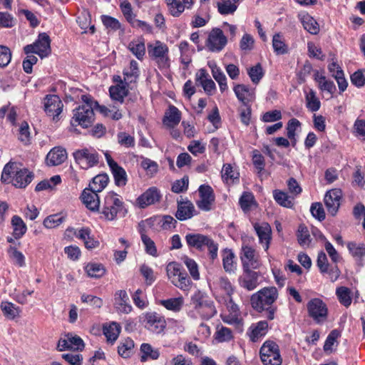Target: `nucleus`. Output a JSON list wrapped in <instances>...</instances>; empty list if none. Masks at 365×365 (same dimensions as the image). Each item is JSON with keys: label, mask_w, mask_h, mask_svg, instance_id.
Instances as JSON below:
<instances>
[{"label": "nucleus", "mask_w": 365, "mask_h": 365, "mask_svg": "<svg viewBox=\"0 0 365 365\" xmlns=\"http://www.w3.org/2000/svg\"><path fill=\"white\" fill-rule=\"evenodd\" d=\"M134 348V341L131 339H126L118 346V352L123 358H128Z\"/></svg>", "instance_id": "52"}, {"label": "nucleus", "mask_w": 365, "mask_h": 365, "mask_svg": "<svg viewBox=\"0 0 365 365\" xmlns=\"http://www.w3.org/2000/svg\"><path fill=\"white\" fill-rule=\"evenodd\" d=\"M82 100L84 104L73 110L71 124L73 125L75 122L83 128H88L94 119V101L86 96H82Z\"/></svg>", "instance_id": "4"}, {"label": "nucleus", "mask_w": 365, "mask_h": 365, "mask_svg": "<svg viewBox=\"0 0 365 365\" xmlns=\"http://www.w3.org/2000/svg\"><path fill=\"white\" fill-rule=\"evenodd\" d=\"M189 179L187 176H184L180 180H175L172 185V191L175 193L182 192L187 190L188 187Z\"/></svg>", "instance_id": "62"}, {"label": "nucleus", "mask_w": 365, "mask_h": 365, "mask_svg": "<svg viewBox=\"0 0 365 365\" xmlns=\"http://www.w3.org/2000/svg\"><path fill=\"white\" fill-rule=\"evenodd\" d=\"M128 48L139 60H142L145 53V46L142 40H133L128 43Z\"/></svg>", "instance_id": "34"}, {"label": "nucleus", "mask_w": 365, "mask_h": 365, "mask_svg": "<svg viewBox=\"0 0 365 365\" xmlns=\"http://www.w3.org/2000/svg\"><path fill=\"white\" fill-rule=\"evenodd\" d=\"M110 98L116 101L123 103L124 98L128 95V91L125 85L118 84L111 86L109 89Z\"/></svg>", "instance_id": "36"}, {"label": "nucleus", "mask_w": 365, "mask_h": 365, "mask_svg": "<svg viewBox=\"0 0 365 365\" xmlns=\"http://www.w3.org/2000/svg\"><path fill=\"white\" fill-rule=\"evenodd\" d=\"M306 105L307 108L312 112H316L320 108V101L316 96V93L313 90H310L306 96Z\"/></svg>", "instance_id": "47"}, {"label": "nucleus", "mask_w": 365, "mask_h": 365, "mask_svg": "<svg viewBox=\"0 0 365 365\" xmlns=\"http://www.w3.org/2000/svg\"><path fill=\"white\" fill-rule=\"evenodd\" d=\"M95 108H96L99 112L106 117L112 118L113 120H118L122 118V113L119 110L110 109L105 106H100L96 101H94Z\"/></svg>", "instance_id": "45"}, {"label": "nucleus", "mask_w": 365, "mask_h": 365, "mask_svg": "<svg viewBox=\"0 0 365 365\" xmlns=\"http://www.w3.org/2000/svg\"><path fill=\"white\" fill-rule=\"evenodd\" d=\"M160 303L167 309L177 312L180 311V309H182L184 300L182 297H180L176 298H170L168 299L161 300Z\"/></svg>", "instance_id": "39"}, {"label": "nucleus", "mask_w": 365, "mask_h": 365, "mask_svg": "<svg viewBox=\"0 0 365 365\" xmlns=\"http://www.w3.org/2000/svg\"><path fill=\"white\" fill-rule=\"evenodd\" d=\"M195 309L205 319H209L216 314L213 302L207 299L201 292H197L191 299Z\"/></svg>", "instance_id": "8"}, {"label": "nucleus", "mask_w": 365, "mask_h": 365, "mask_svg": "<svg viewBox=\"0 0 365 365\" xmlns=\"http://www.w3.org/2000/svg\"><path fill=\"white\" fill-rule=\"evenodd\" d=\"M272 46L274 52L277 55L284 54L288 51L287 46L279 34L274 35L272 38Z\"/></svg>", "instance_id": "46"}, {"label": "nucleus", "mask_w": 365, "mask_h": 365, "mask_svg": "<svg viewBox=\"0 0 365 365\" xmlns=\"http://www.w3.org/2000/svg\"><path fill=\"white\" fill-rule=\"evenodd\" d=\"M109 178L106 174H100L93 178L89 187L94 191L101 192L108 185Z\"/></svg>", "instance_id": "38"}, {"label": "nucleus", "mask_w": 365, "mask_h": 365, "mask_svg": "<svg viewBox=\"0 0 365 365\" xmlns=\"http://www.w3.org/2000/svg\"><path fill=\"white\" fill-rule=\"evenodd\" d=\"M141 240L145 246L146 253L151 256L157 257L158 251L154 241L146 234H143V239Z\"/></svg>", "instance_id": "59"}, {"label": "nucleus", "mask_w": 365, "mask_h": 365, "mask_svg": "<svg viewBox=\"0 0 365 365\" xmlns=\"http://www.w3.org/2000/svg\"><path fill=\"white\" fill-rule=\"evenodd\" d=\"M260 358L264 365H281L282 358L279 346L272 341H266L262 346Z\"/></svg>", "instance_id": "9"}, {"label": "nucleus", "mask_w": 365, "mask_h": 365, "mask_svg": "<svg viewBox=\"0 0 365 365\" xmlns=\"http://www.w3.org/2000/svg\"><path fill=\"white\" fill-rule=\"evenodd\" d=\"M298 18L300 20L304 29L309 33L313 35H316L319 31V26L318 23L307 13L303 12L298 15Z\"/></svg>", "instance_id": "26"}, {"label": "nucleus", "mask_w": 365, "mask_h": 365, "mask_svg": "<svg viewBox=\"0 0 365 365\" xmlns=\"http://www.w3.org/2000/svg\"><path fill=\"white\" fill-rule=\"evenodd\" d=\"M239 173L233 170V168L230 164H225L223 165L222 170V178L227 182L229 180H233L237 179Z\"/></svg>", "instance_id": "60"}, {"label": "nucleus", "mask_w": 365, "mask_h": 365, "mask_svg": "<svg viewBox=\"0 0 365 365\" xmlns=\"http://www.w3.org/2000/svg\"><path fill=\"white\" fill-rule=\"evenodd\" d=\"M63 104L60 98L56 95L46 96L44 98V110L50 115L53 116V120H58V116L62 112Z\"/></svg>", "instance_id": "15"}, {"label": "nucleus", "mask_w": 365, "mask_h": 365, "mask_svg": "<svg viewBox=\"0 0 365 365\" xmlns=\"http://www.w3.org/2000/svg\"><path fill=\"white\" fill-rule=\"evenodd\" d=\"M66 220V217L61 214L51 215L43 220V225L48 229H53L58 227Z\"/></svg>", "instance_id": "44"}, {"label": "nucleus", "mask_w": 365, "mask_h": 365, "mask_svg": "<svg viewBox=\"0 0 365 365\" xmlns=\"http://www.w3.org/2000/svg\"><path fill=\"white\" fill-rule=\"evenodd\" d=\"M243 271L244 273L240 278V285L250 291L255 289L258 284V274L251 269Z\"/></svg>", "instance_id": "25"}, {"label": "nucleus", "mask_w": 365, "mask_h": 365, "mask_svg": "<svg viewBox=\"0 0 365 365\" xmlns=\"http://www.w3.org/2000/svg\"><path fill=\"white\" fill-rule=\"evenodd\" d=\"M201 200L198 201L197 206L203 210H209L210 205L214 201V195L212 187L209 185H202L199 187Z\"/></svg>", "instance_id": "20"}, {"label": "nucleus", "mask_w": 365, "mask_h": 365, "mask_svg": "<svg viewBox=\"0 0 365 365\" xmlns=\"http://www.w3.org/2000/svg\"><path fill=\"white\" fill-rule=\"evenodd\" d=\"M67 158L66 150L61 147H55L46 155V163L50 166H56L63 163Z\"/></svg>", "instance_id": "22"}, {"label": "nucleus", "mask_w": 365, "mask_h": 365, "mask_svg": "<svg viewBox=\"0 0 365 365\" xmlns=\"http://www.w3.org/2000/svg\"><path fill=\"white\" fill-rule=\"evenodd\" d=\"M297 240L300 245H309L311 239L309 230L304 225H300L297 230Z\"/></svg>", "instance_id": "55"}, {"label": "nucleus", "mask_w": 365, "mask_h": 365, "mask_svg": "<svg viewBox=\"0 0 365 365\" xmlns=\"http://www.w3.org/2000/svg\"><path fill=\"white\" fill-rule=\"evenodd\" d=\"M233 90L237 99L245 106H247L255 98L254 91L244 84L236 85Z\"/></svg>", "instance_id": "23"}, {"label": "nucleus", "mask_w": 365, "mask_h": 365, "mask_svg": "<svg viewBox=\"0 0 365 365\" xmlns=\"http://www.w3.org/2000/svg\"><path fill=\"white\" fill-rule=\"evenodd\" d=\"M247 73L251 81L255 84H257L264 76L263 69L260 63H257L249 68Z\"/></svg>", "instance_id": "53"}, {"label": "nucleus", "mask_w": 365, "mask_h": 365, "mask_svg": "<svg viewBox=\"0 0 365 365\" xmlns=\"http://www.w3.org/2000/svg\"><path fill=\"white\" fill-rule=\"evenodd\" d=\"M187 245L197 250L207 249L212 260L217 257L218 245L210 236L200 233H188L185 236Z\"/></svg>", "instance_id": "3"}, {"label": "nucleus", "mask_w": 365, "mask_h": 365, "mask_svg": "<svg viewBox=\"0 0 365 365\" xmlns=\"http://www.w3.org/2000/svg\"><path fill=\"white\" fill-rule=\"evenodd\" d=\"M277 297L278 292L276 287H264L252 296L251 304L259 312L265 311L267 318L272 320L277 310V307L273 306V303Z\"/></svg>", "instance_id": "1"}, {"label": "nucleus", "mask_w": 365, "mask_h": 365, "mask_svg": "<svg viewBox=\"0 0 365 365\" xmlns=\"http://www.w3.org/2000/svg\"><path fill=\"white\" fill-rule=\"evenodd\" d=\"M51 40L48 34L42 33L38 35V39L34 43L35 53L41 58L47 56L51 53Z\"/></svg>", "instance_id": "21"}, {"label": "nucleus", "mask_w": 365, "mask_h": 365, "mask_svg": "<svg viewBox=\"0 0 365 365\" xmlns=\"http://www.w3.org/2000/svg\"><path fill=\"white\" fill-rule=\"evenodd\" d=\"M148 56L153 61L160 69H168L170 66L168 46L160 41H156L153 43L148 45Z\"/></svg>", "instance_id": "5"}, {"label": "nucleus", "mask_w": 365, "mask_h": 365, "mask_svg": "<svg viewBox=\"0 0 365 365\" xmlns=\"http://www.w3.org/2000/svg\"><path fill=\"white\" fill-rule=\"evenodd\" d=\"M166 271L168 277L173 284L184 291L190 289L192 282L187 273L181 271L178 263L170 262L167 265Z\"/></svg>", "instance_id": "7"}, {"label": "nucleus", "mask_w": 365, "mask_h": 365, "mask_svg": "<svg viewBox=\"0 0 365 365\" xmlns=\"http://www.w3.org/2000/svg\"><path fill=\"white\" fill-rule=\"evenodd\" d=\"M98 192L90 187L85 188L82 192L81 195L82 202L90 210L98 211L99 210L100 199Z\"/></svg>", "instance_id": "18"}, {"label": "nucleus", "mask_w": 365, "mask_h": 365, "mask_svg": "<svg viewBox=\"0 0 365 365\" xmlns=\"http://www.w3.org/2000/svg\"><path fill=\"white\" fill-rule=\"evenodd\" d=\"M180 121V113L179 110L175 106H170L163 120L164 124L169 127H174L178 125Z\"/></svg>", "instance_id": "33"}, {"label": "nucleus", "mask_w": 365, "mask_h": 365, "mask_svg": "<svg viewBox=\"0 0 365 365\" xmlns=\"http://www.w3.org/2000/svg\"><path fill=\"white\" fill-rule=\"evenodd\" d=\"M140 351L142 353V356H140V361L142 362H145L148 359L156 360L160 356L158 349H154L150 344H142L140 346Z\"/></svg>", "instance_id": "31"}, {"label": "nucleus", "mask_w": 365, "mask_h": 365, "mask_svg": "<svg viewBox=\"0 0 365 365\" xmlns=\"http://www.w3.org/2000/svg\"><path fill=\"white\" fill-rule=\"evenodd\" d=\"M255 230L259 237V243L262 245L265 251H267L271 240L272 230L267 222L255 223Z\"/></svg>", "instance_id": "19"}, {"label": "nucleus", "mask_w": 365, "mask_h": 365, "mask_svg": "<svg viewBox=\"0 0 365 365\" xmlns=\"http://www.w3.org/2000/svg\"><path fill=\"white\" fill-rule=\"evenodd\" d=\"M123 210V202L118 197L117 194L110 192L105 197L101 214L105 220L112 221L115 220L118 214L120 213Z\"/></svg>", "instance_id": "6"}, {"label": "nucleus", "mask_w": 365, "mask_h": 365, "mask_svg": "<svg viewBox=\"0 0 365 365\" xmlns=\"http://www.w3.org/2000/svg\"><path fill=\"white\" fill-rule=\"evenodd\" d=\"M115 183L118 187H123L127 182V174L125 170L120 166L117 165L111 169Z\"/></svg>", "instance_id": "43"}, {"label": "nucleus", "mask_w": 365, "mask_h": 365, "mask_svg": "<svg viewBox=\"0 0 365 365\" xmlns=\"http://www.w3.org/2000/svg\"><path fill=\"white\" fill-rule=\"evenodd\" d=\"M315 80L319 83V87L322 91H326L330 94H333L336 87L333 81H327L324 76H317Z\"/></svg>", "instance_id": "54"}, {"label": "nucleus", "mask_w": 365, "mask_h": 365, "mask_svg": "<svg viewBox=\"0 0 365 365\" xmlns=\"http://www.w3.org/2000/svg\"><path fill=\"white\" fill-rule=\"evenodd\" d=\"M145 327L154 333H161L166 327L163 317L156 312H147L144 314Z\"/></svg>", "instance_id": "13"}, {"label": "nucleus", "mask_w": 365, "mask_h": 365, "mask_svg": "<svg viewBox=\"0 0 365 365\" xmlns=\"http://www.w3.org/2000/svg\"><path fill=\"white\" fill-rule=\"evenodd\" d=\"M227 43V37L220 29L214 28L212 29L208 36L207 43L210 51L212 52L220 51L226 46Z\"/></svg>", "instance_id": "14"}, {"label": "nucleus", "mask_w": 365, "mask_h": 365, "mask_svg": "<svg viewBox=\"0 0 365 365\" xmlns=\"http://www.w3.org/2000/svg\"><path fill=\"white\" fill-rule=\"evenodd\" d=\"M254 202L255 197L251 192H245L240 198V205L244 212L249 211Z\"/></svg>", "instance_id": "58"}, {"label": "nucleus", "mask_w": 365, "mask_h": 365, "mask_svg": "<svg viewBox=\"0 0 365 365\" xmlns=\"http://www.w3.org/2000/svg\"><path fill=\"white\" fill-rule=\"evenodd\" d=\"M233 337L232 331L230 329L224 326H217L215 333V339L218 342H225L230 341Z\"/></svg>", "instance_id": "42"}, {"label": "nucleus", "mask_w": 365, "mask_h": 365, "mask_svg": "<svg viewBox=\"0 0 365 365\" xmlns=\"http://www.w3.org/2000/svg\"><path fill=\"white\" fill-rule=\"evenodd\" d=\"M347 247L354 257H363L365 256V245L364 243L349 242Z\"/></svg>", "instance_id": "57"}, {"label": "nucleus", "mask_w": 365, "mask_h": 365, "mask_svg": "<svg viewBox=\"0 0 365 365\" xmlns=\"http://www.w3.org/2000/svg\"><path fill=\"white\" fill-rule=\"evenodd\" d=\"M222 264L226 272L234 273L237 269L235 253L229 249L222 251Z\"/></svg>", "instance_id": "28"}, {"label": "nucleus", "mask_w": 365, "mask_h": 365, "mask_svg": "<svg viewBox=\"0 0 365 365\" xmlns=\"http://www.w3.org/2000/svg\"><path fill=\"white\" fill-rule=\"evenodd\" d=\"M249 336L252 341H257L261 337L265 336L268 330V323L266 321H260L253 324L249 329Z\"/></svg>", "instance_id": "27"}, {"label": "nucleus", "mask_w": 365, "mask_h": 365, "mask_svg": "<svg viewBox=\"0 0 365 365\" xmlns=\"http://www.w3.org/2000/svg\"><path fill=\"white\" fill-rule=\"evenodd\" d=\"M185 266L189 270L190 276L194 280H198L200 279V273L198 269V265L196 262L187 257H185L183 260Z\"/></svg>", "instance_id": "56"}, {"label": "nucleus", "mask_w": 365, "mask_h": 365, "mask_svg": "<svg viewBox=\"0 0 365 365\" xmlns=\"http://www.w3.org/2000/svg\"><path fill=\"white\" fill-rule=\"evenodd\" d=\"M300 125V122L296 118H292L287 123V135L291 140L293 146L296 144L295 131Z\"/></svg>", "instance_id": "50"}, {"label": "nucleus", "mask_w": 365, "mask_h": 365, "mask_svg": "<svg viewBox=\"0 0 365 365\" xmlns=\"http://www.w3.org/2000/svg\"><path fill=\"white\" fill-rule=\"evenodd\" d=\"M195 212V207L193 204L190 201H178V210L175 214V217L179 220H185L191 218L193 216Z\"/></svg>", "instance_id": "24"}, {"label": "nucleus", "mask_w": 365, "mask_h": 365, "mask_svg": "<svg viewBox=\"0 0 365 365\" xmlns=\"http://www.w3.org/2000/svg\"><path fill=\"white\" fill-rule=\"evenodd\" d=\"M34 175L27 169H21L16 163L9 162L3 170L1 180L4 182H12L19 188L25 187L33 180Z\"/></svg>", "instance_id": "2"}, {"label": "nucleus", "mask_w": 365, "mask_h": 365, "mask_svg": "<svg viewBox=\"0 0 365 365\" xmlns=\"http://www.w3.org/2000/svg\"><path fill=\"white\" fill-rule=\"evenodd\" d=\"M273 196L276 202L281 206L287 208H291L293 206V198L288 195L287 193L276 190L273 192Z\"/></svg>", "instance_id": "40"}, {"label": "nucleus", "mask_w": 365, "mask_h": 365, "mask_svg": "<svg viewBox=\"0 0 365 365\" xmlns=\"http://www.w3.org/2000/svg\"><path fill=\"white\" fill-rule=\"evenodd\" d=\"M161 195L155 187L148 188L136 200V204L140 208H145L160 201Z\"/></svg>", "instance_id": "17"}, {"label": "nucleus", "mask_w": 365, "mask_h": 365, "mask_svg": "<svg viewBox=\"0 0 365 365\" xmlns=\"http://www.w3.org/2000/svg\"><path fill=\"white\" fill-rule=\"evenodd\" d=\"M10 257L15 262L19 267L25 265V258L24 255L18 251L15 247H10L8 250Z\"/></svg>", "instance_id": "63"}, {"label": "nucleus", "mask_w": 365, "mask_h": 365, "mask_svg": "<svg viewBox=\"0 0 365 365\" xmlns=\"http://www.w3.org/2000/svg\"><path fill=\"white\" fill-rule=\"evenodd\" d=\"M140 71L138 68V63L135 60L130 62V66L125 68L123 71L124 82L125 84H129L135 82L139 76Z\"/></svg>", "instance_id": "29"}, {"label": "nucleus", "mask_w": 365, "mask_h": 365, "mask_svg": "<svg viewBox=\"0 0 365 365\" xmlns=\"http://www.w3.org/2000/svg\"><path fill=\"white\" fill-rule=\"evenodd\" d=\"M308 316L315 323L322 324L327 320L328 307L324 302L319 298L310 299L307 304Z\"/></svg>", "instance_id": "10"}, {"label": "nucleus", "mask_w": 365, "mask_h": 365, "mask_svg": "<svg viewBox=\"0 0 365 365\" xmlns=\"http://www.w3.org/2000/svg\"><path fill=\"white\" fill-rule=\"evenodd\" d=\"M336 294L341 304L348 307L351 303L350 291L347 287H341L336 289Z\"/></svg>", "instance_id": "51"}, {"label": "nucleus", "mask_w": 365, "mask_h": 365, "mask_svg": "<svg viewBox=\"0 0 365 365\" xmlns=\"http://www.w3.org/2000/svg\"><path fill=\"white\" fill-rule=\"evenodd\" d=\"M120 327L115 322H112L108 326L103 327V334L106 336L107 340L110 342H114L120 334Z\"/></svg>", "instance_id": "41"}, {"label": "nucleus", "mask_w": 365, "mask_h": 365, "mask_svg": "<svg viewBox=\"0 0 365 365\" xmlns=\"http://www.w3.org/2000/svg\"><path fill=\"white\" fill-rule=\"evenodd\" d=\"M11 52L5 46H0V67L6 66L11 61Z\"/></svg>", "instance_id": "64"}, {"label": "nucleus", "mask_w": 365, "mask_h": 365, "mask_svg": "<svg viewBox=\"0 0 365 365\" xmlns=\"http://www.w3.org/2000/svg\"><path fill=\"white\" fill-rule=\"evenodd\" d=\"M11 224L14 227V237L15 239L21 238L26 232L25 223L20 217L14 215L11 219Z\"/></svg>", "instance_id": "37"}, {"label": "nucleus", "mask_w": 365, "mask_h": 365, "mask_svg": "<svg viewBox=\"0 0 365 365\" xmlns=\"http://www.w3.org/2000/svg\"><path fill=\"white\" fill-rule=\"evenodd\" d=\"M255 39L249 34H245L240 41V48L244 51H250L254 48Z\"/></svg>", "instance_id": "61"}, {"label": "nucleus", "mask_w": 365, "mask_h": 365, "mask_svg": "<svg viewBox=\"0 0 365 365\" xmlns=\"http://www.w3.org/2000/svg\"><path fill=\"white\" fill-rule=\"evenodd\" d=\"M212 70V74L215 80L218 83L221 92L227 89V78L221 69L216 65L210 66Z\"/></svg>", "instance_id": "35"}, {"label": "nucleus", "mask_w": 365, "mask_h": 365, "mask_svg": "<svg viewBox=\"0 0 365 365\" xmlns=\"http://www.w3.org/2000/svg\"><path fill=\"white\" fill-rule=\"evenodd\" d=\"M0 308L4 316L10 320L19 317L21 312V309L19 307L9 302H2Z\"/></svg>", "instance_id": "30"}, {"label": "nucleus", "mask_w": 365, "mask_h": 365, "mask_svg": "<svg viewBox=\"0 0 365 365\" xmlns=\"http://www.w3.org/2000/svg\"><path fill=\"white\" fill-rule=\"evenodd\" d=\"M76 163L83 169L93 167L98 163V154L91 148L78 150L73 153Z\"/></svg>", "instance_id": "11"}, {"label": "nucleus", "mask_w": 365, "mask_h": 365, "mask_svg": "<svg viewBox=\"0 0 365 365\" xmlns=\"http://www.w3.org/2000/svg\"><path fill=\"white\" fill-rule=\"evenodd\" d=\"M240 0H221L217 3V9L222 15L232 14L237 9Z\"/></svg>", "instance_id": "32"}, {"label": "nucleus", "mask_w": 365, "mask_h": 365, "mask_svg": "<svg viewBox=\"0 0 365 365\" xmlns=\"http://www.w3.org/2000/svg\"><path fill=\"white\" fill-rule=\"evenodd\" d=\"M243 270L257 269L260 266L259 256L255 250L250 246H243L240 253Z\"/></svg>", "instance_id": "12"}, {"label": "nucleus", "mask_w": 365, "mask_h": 365, "mask_svg": "<svg viewBox=\"0 0 365 365\" xmlns=\"http://www.w3.org/2000/svg\"><path fill=\"white\" fill-rule=\"evenodd\" d=\"M86 271L89 277L100 278L105 274L104 267L100 264L90 263L86 267Z\"/></svg>", "instance_id": "49"}, {"label": "nucleus", "mask_w": 365, "mask_h": 365, "mask_svg": "<svg viewBox=\"0 0 365 365\" xmlns=\"http://www.w3.org/2000/svg\"><path fill=\"white\" fill-rule=\"evenodd\" d=\"M342 192L340 189H332L327 192L324 196V203L330 215L334 216L340 206Z\"/></svg>", "instance_id": "16"}, {"label": "nucleus", "mask_w": 365, "mask_h": 365, "mask_svg": "<svg viewBox=\"0 0 365 365\" xmlns=\"http://www.w3.org/2000/svg\"><path fill=\"white\" fill-rule=\"evenodd\" d=\"M169 11L173 16H179L185 10V5L180 0H165Z\"/></svg>", "instance_id": "48"}]
</instances>
